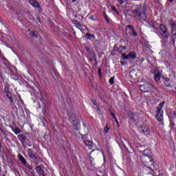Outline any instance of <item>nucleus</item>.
<instances>
[{
    "label": "nucleus",
    "mask_w": 176,
    "mask_h": 176,
    "mask_svg": "<svg viewBox=\"0 0 176 176\" xmlns=\"http://www.w3.org/2000/svg\"><path fill=\"white\" fill-rule=\"evenodd\" d=\"M175 39H176V36H173V38H172V42L173 43H175Z\"/></svg>",
    "instance_id": "obj_44"
},
{
    "label": "nucleus",
    "mask_w": 176,
    "mask_h": 176,
    "mask_svg": "<svg viewBox=\"0 0 176 176\" xmlns=\"http://www.w3.org/2000/svg\"><path fill=\"white\" fill-rule=\"evenodd\" d=\"M113 50V52H119V48L117 47V45H114Z\"/></svg>",
    "instance_id": "obj_35"
},
{
    "label": "nucleus",
    "mask_w": 176,
    "mask_h": 176,
    "mask_svg": "<svg viewBox=\"0 0 176 176\" xmlns=\"http://www.w3.org/2000/svg\"><path fill=\"white\" fill-rule=\"evenodd\" d=\"M157 35L160 39L164 41V42H167V41H168V38H170V32H168L167 27L164 25H160V29H157Z\"/></svg>",
    "instance_id": "obj_3"
},
{
    "label": "nucleus",
    "mask_w": 176,
    "mask_h": 176,
    "mask_svg": "<svg viewBox=\"0 0 176 176\" xmlns=\"http://www.w3.org/2000/svg\"><path fill=\"white\" fill-rule=\"evenodd\" d=\"M85 49H86L87 52H88V53H91V49H90L89 47H86Z\"/></svg>",
    "instance_id": "obj_39"
},
{
    "label": "nucleus",
    "mask_w": 176,
    "mask_h": 176,
    "mask_svg": "<svg viewBox=\"0 0 176 176\" xmlns=\"http://www.w3.org/2000/svg\"><path fill=\"white\" fill-rule=\"evenodd\" d=\"M123 60H129V54L126 55L125 53L122 54Z\"/></svg>",
    "instance_id": "obj_29"
},
{
    "label": "nucleus",
    "mask_w": 176,
    "mask_h": 176,
    "mask_svg": "<svg viewBox=\"0 0 176 176\" xmlns=\"http://www.w3.org/2000/svg\"><path fill=\"white\" fill-rule=\"evenodd\" d=\"M109 85H113L115 83V76L111 77L109 80Z\"/></svg>",
    "instance_id": "obj_24"
},
{
    "label": "nucleus",
    "mask_w": 176,
    "mask_h": 176,
    "mask_svg": "<svg viewBox=\"0 0 176 176\" xmlns=\"http://www.w3.org/2000/svg\"><path fill=\"white\" fill-rule=\"evenodd\" d=\"M121 65H126V62L120 61Z\"/></svg>",
    "instance_id": "obj_47"
},
{
    "label": "nucleus",
    "mask_w": 176,
    "mask_h": 176,
    "mask_svg": "<svg viewBox=\"0 0 176 176\" xmlns=\"http://www.w3.org/2000/svg\"><path fill=\"white\" fill-rule=\"evenodd\" d=\"M100 153V150H92L89 154V160L91 163L93 162L94 157H97Z\"/></svg>",
    "instance_id": "obj_9"
},
{
    "label": "nucleus",
    "mask_w": 176,
    "mask_h": 176,
    "mask_svg": "<svg viewBox=\"0 0 176 176\" xmlns=\"http://www.w3.org/2000/svg\"><path fill=\"white\" fill-rule=\"evenodd\" d=\"M28 153L30 159H32L33 160H34L36 164H38V162H42V159L38 158V157L34 154V150H32V148H29Z\"/></svg>",
    "instance_id": "obj_8"
},
{
    "label": "nucleus",
    "mask_w": 176,
    "mask_h": 176,
    "mask_svg": "<svg viewBox=\"0 0 176 176\" xmlns=\"http://www.w3.org/2000/svg\"><path fill=\"white\" fill-rule=\"evenodd\" d=\"M4 93H6V96H8V94H10V91H9V87L6 86L4 88Z\"/></svg>",
    "instance_id": "obj_23"
},
{
    "label": "nucleus",
    "mask_w": 176,
    "mask_h": 176,
    "mask_svg": "<svg viewBox=\"0 0 176 176\" xmlns=\"http://www.w3.org/2000/svg\"><path fill=\"white\" fill-rule=\"evenodd\" d=\"M104 134H108L109 133V126H108V124H106V126L104 129Z\"/></svg>",
    "instance_id": "obj_22"
},
{
    "label": "nucleus",
    "mask_w": 176,
    "mask_h": 176,
    "mask_svg": "<svg viewBox=\"0 0 176 176\" xmlns=\"http://www.w3.org/2000/svg\"><path fill=\"white\" fill-rule=\"evenodd\" d=\"M77 0H72V2L75 3Z\"/></svg>",
    "instance_id": "obj_52"
},
{
    "label": "nucleus",
    "mask_w": 176,
    "mask_h": 176,
    "mask_svg": "<svg viewBox=\"0 0 176 176\" xmlns=\"http://www.w3.org/2000/svg\"><path fill=\"white\" fill-rule=\"evenodd\" d=\"M153 155V154H152V152L151 151L145 149L144 150L143 153L140 157V160L144 166H145V167H147L148 170H151V171H155V170H156V168L155 167V161L152 157Z\"/></svg>",
    "instance_id": "obj_1"
},
{
    "label": "nucleus",
    "mask_w": 176,
    "mask_h": 176,
    "mask_svg": "<svg viewBox=\"0 0 176 176\" xmlns=\"http://www.w3.org/2000/svg\"><path fill=\"white\" fill-rule=\"evenodd\" d=\"M38 174H39L40 175H42V176H45V170L43 169H41V170H38Z\"/></svg>",
    "instance_id": "obj_30"
},
{
    "label": "nucleus",
    "mask_w": 176,
    "mask_h": 176,
    "mask_svg": "<svg viewBox=\"0 0 176 176\" xmlns=\"http://www.w3.org/2000/svg\"><path fill=\"white\" fill-rule=\"evenodd\" d=\"M1 133L6 140H8V133H6V131L3 130V129L0 128Z\"/></svg>",
    "instance_id": "obj_18"
},
{
    "label": "nucleus",
    "mask_w": 176,
    "mask_h": 176,
    "mask_svg": "<svg viewBox=\"0 0 176 176\" xmlns=\"http://www.w3.org/2000/svg\"><path fill=\"white\" fill-rule=\"evenodd\" d=\"M30 36H32L33 38H38V36L35 34V32H30Z\"/></svg>",
    "instance_id": "obj_31"
},
{
    "label": "nucleus",
    "mask_w": 176,
    "mask_h": 176,
    "mask_svg": "<svg viewBox=\"0 0 176 176\" xmlns=\"http://www.w3.org/2000/svg\"><path fill=\"white\" fill-rule=\"evenodd\" d=\"M134 17H136L140 21H145L146 20V6H138L132 10Z\"/></svg>",
    "instance_id": "obj_2"
},
{
    "label": "nucleus",
    "mask_w": 176,
    "mask_h": 176,
    "mask_svg": "<svg viewBox=\"0 0 176 176\" xmlns=\"http://www.w3.org/2000/svg\"><path fill=\"white\" fill-rule=\"evenodd\" d=\"M94 105H97V102L96 100H92Z\"/></svg>",
    "instance_id": "obj_48"
},
{
    "label": "nucleus",
    "mask_w": 176,
    "mask_h": 176,
    "mask_svg": "<svg viewBox=\"0 0 176 176\" xmlns=\"http://www.w3.org/2000/svg\"><path fill=\"white\" fill-rule=\"evenodd\" d=\"M43 113H44V115L46 113V109H43Z\"/></svg>",
    "instance_id": "obj_49"
},
{
    "label": "nucleus",
    "mask_w": 176,
    "mask_h": 176,
    "mask_svg": "<svg viewBox=\"0 0 176 176\" xmlns=\"http://www.w3.org/2000/svg\"><path fill=\"white\" fill-rule=\"evenodd\" d=\"M140 133H142V134H144V135H150L151 131L148 128H144L141 130Z\"/></svg>",
    "instance_id": "obj_17"
},
{
    "label": "nucleus",
    "mask_w": 176,
    "mask_h": 176,
    "mask_svg": "<svg viewBox=\"0 0 176 176\" xmlns=\"http://www.w3.org/2000/svg\"><path fill=\"white\" fill-rule=\"evenodd\" d=\"M171 35H172V36L175 37L176 36V32H171Z\"/></svg>",
    "instance_id": "obj_41"
},
{
    "label": "nucleus",
    "mask_w": 176,
    "mask_h": 176,
    "mask_svg": "<svg viewBox=\"0 0 176 176\" xmlns=\"http://www.w3.org/2000/svg\"><path fill=\"white\" fill-rule=\"evenodd\" d=\"M129 58L131 60H135L137 58V54L134 52H131L129 54H128Z\"/></svg>",
    "instance_id": "obj_15"
},
{
    "label": "nucleus",
    "mask_w": 176,
    "mask_h": 176,
    "mask_svg": "<svg viewBox=\"0 0 176 176\" xmlns=\"http://www.w3.org/2000/svg\"><path fill=\"white\" fill-rule=\"evenodd\" d=\"M104 19H105L107 23H109V19H108V16L107 15L104 16Z\"/></svg>",
    "instance_id": "obj_40"
},
{
    "label": "nucleus",
    "mask_w": 176,
    "mask_h": 176,
    "mask_svg": "<svg viewBox=\"0 0 176 176\" xmlns=\"http://www.w3.org/2000/svg\"><path fill=\"white\" fill-rule=\"evenodd\" d=\"M118 2H119L121 5H122V3H124V1H123V0H118Z\"/></svg>",
    "instance_id": "obj_46"
},
{
    "label": "nucleus",
    "mask_w": 176,
    "mask_h": 176,
    "mask_svg": "<svg viewBox=\"0 0 176 176\" xmlns=\"http://www.w3.org/2000/svg\"><path fill=\"white\" fill-rule=\"evenodd\" d=\"M98 74L100 78H101L102 76V73L101 69H98Z\"/></svg>",
    "instance_id": "obj_32"
},
{
    "label": "nucleus",
    "mask_w": 176,
    "mask_h": 176,
    "mask_svg": "<svg viewBox=\"0 0 176 176\" xmlns=\"http://www.w3.org/2000/svg\"><path fill=\"white\" fill-rule=\"evenodd\" d=\"M18 139L21 142L23 146L25 148L28 145V146H31V145L28 144V142H30V140H28V138L24 135V134H20L18 135Z\"/></svg>",
    "instance_id": "obj_7"
},
{
    "label": "nucleus",
    "mask_w": 176,
    "mask_h": 176,
    "mask_svg": "<svg viewBox=\"0 0 176 176\" xmlns=\"http://www.w3.org/2000/svg\"><path fill=\"white\" fill-rule=\"evenodd\" d=\"M85 37L89 41H94V39H96V36L94 34H90L89 33H87Z\"/></svg>",
    "instance_id": "obj_16"
},
{
    "label": "nucleus",
    "mask_w": 176,
    "mask_h": 176,
    "mask_svg": "<svg viewBox=\"0 0 176 176\" xmlns=\"http://www.w3.org/2000/svg\"><path fill=\"white\" fill-rule=\"evenodd\" d=\"M92 57L95 61H97V58H96V54H93Z\"/></svg>",
    "instance_id": "obj_45"
},
{
    "label": "nucleus",
    "mask_w": 176,
    "mask_h": 176,
    "mask_svg": "<svg viewBox=\"0 0 176 176\" xmlns=\"http://www.w3.org/2000/svg\"><path fill=\"white\" fill-rule=\"evenodd\" d=\"M151 27H152V28H153V30H156L157 32V30H160V28H157L156 26H155V25H152Z\"/></svg>",
    "instance_id": "obj_38"
},
{
    "label": "nucleus",
    "mask_w": 176,
    "mask_h": 176,
    "mask_svg": "<svg viewBox=\"0 0 176 176\" xmlns=\"http://www.w3.org/2000/svg\"><path fill=\"white\" fill-rule=\"evenodd\" d=\"M171 27H172L171 32H176V25H175V23H172Z\"/></svg>",
    "instance_id": "obj_28"
},
{
    "label": "nucleus",
    "mask_w": 176,
    "mask_h": 176,
    "mask_svg": "<svg viewBox=\"0 0 176 176\" xmlns=\"http://www.w3.org/2000/svg\"><path fill=\"white\" fill-rule=\"evenodd\" d=\"M29 2L34 8H41V5H39V3L36 0H29Z\"/></svg>",
    "instance_id": "obj_11"
},
{
    "label": "nucleus",
    "mask_w": 176,
    "mask_h": 176,
    "mask_svg": "<svg viewBox=\"0 0 176 176\" xmlns=\"http://www.w3.org/2000/svg\"><path fill=\"white\" fill-rule=\"evenodd\" d=\"M169 2L173 3L174 1V0H168Z\"/></svg>",
    "instance_id": "obj_51"
},
{
    "label": "nucleus",
    "mask_w": 176,
    "mask_h": 176,
    "mask_svg": "<svg viewBox=\"0 0 176 176\" xmlns=\"http://www.w3.org/2000/svg\"><path fill=\"white\" fill-rule=\"evenodd\" d=\"M76 25H78V27H80V23H79V22L76 21Z\"/></svg>",
    "instance_id": "obj_50"
},
{
    "label": "nucleus",
    "mask_w": 176,
    "mask_h": 176,
    "mask_svg": "<svg viewBox=\"0 0 176 176\" xmlns=\"http://www.w3.org/2000/svg\"><path fill=\"white\" fill-rule=\"evenodd\" d=\"M45 166H43V164H41L40 166H37L36 167V171L38 172L41 170H43V168H44Z\"/></svg>",
    "instance_id": "obj_26"
},
{
    "label": "nucleus",
    "mask_w": 176,
    "mask_h": 176,
    "mask_svg": "<svg viewBox=\"0 0 176 176\" xmlns=\"http://www.w3.org/2000/svg\"><path fill=\"white\" fill-rule=\"evenodd\" d=\"M131 32H133L132 30H131L130 29H129L127 28V29L126 30V32H125L126 36H131V35H132Z\"/></svg>",
    "instance_id": "obj_20"
},
{
    "label": "nucleus",
    "mask_w": 176,
    "mask_h": 176,
    "mask_svg": "<svg viewBox=\"0 0 176 176\" xmlns=\"http://www.w3.org/2000/svg\"><path fill=\"white\" fill-rule=\"evenodd\" d=\"M79 124H80V122H77V125H76L74 126L75 130H78V126H79Z\"/></svg>",
    "instance_id": "obj_42"
},
{
    "label": "nucleus",
    "mask_w": 176,
    "mask_h": 176,
    "mask_svg": "<svg viewBox=\"0 0 176 176\" xmlns=\"http://www.w3.org/2000/svg\"><path fill=\"white\" fill-rule=\"evenodd\" d=\"M164 104H166V102L163 101L160 103L157 107L156 119L158 122L163 120V107H164Z\"/></svg>",
    "instance_id": "obj_5"
},
{
    "label": "nucleus",
    "mask_w": 176,
    "mask_h": 176,
    "mask_svg": "<svg viewBox=\"0 0 176 176\" xmlns=\"http://www.w3.org/2000/svg\"><path fill=\"white\" fill-rule=\"evenodd\" d=\"M89 61H93V59H90Z\"/></svg>",
    "instance_id": "obj_54"
},
{
    "label": "nucleus",
    "mask_w": 176,
    "mask_h": 176,
    "mask_svg": "<svg viewBox=\"0 0 176 176\" xmlns=\"http://www.w3.org/2000/svg\"><path fill=\"white\" fill-rule=\"evenodd\" d=\"M84 143L87 146H93V142L90 140H84Z\"/></svg>",
    "instance_id": "obj_19"
},
{
    "label": "nucleus",
    "mask_w": 176,
    "mask_h": 176,
    "mask_svg": "<svg viewBox=\"0 0 176 176\" xmlns=\"http://www.w3.org/2000/svg\"><path fill=\"white\" fill-rule=\"evenodd\" d=\"M153 74H154V75H155L154 80H155V82H159L160 80V78H162V79H164V83L167 86V87H170V86H171V85L170 84V78L163 76L159 69H155L153 70Z\"/></svg>",
    "instance_id": "obj_4"
},
{
    "label": "nucleus",
    "mask_w": 176,
    "mask_h": 176,
    "mask_svg": "<svg viewBox=\"0 0 176 176\" xmlns=\"http://www.w3.org/2000/svg\"><path fill=\"white\" fill-rule=\"evenodd\" d=\"M18 158L20 162H21L22 164H23V166H27V160H25V158H24V157L21 155V154L18 155Z\"/></svg>",
    "instance_id": "obj_13"
},
{
    "label": "nucleus",
    "mask_w": 176,
    "mask_h": 176,
    "mask_svg": "<svg viewBox=\"0 0 176 176\" xmlns=\"http://www.w3.org/2000/svg\"><path fill=\"white\" fill-rule=\"evenodd\" d=\"M25 167H27V168H28V170H30V171H32V173H34V169L32 168V166L28 164H26V165H25Z\"/></svg>",
    "instance_id": "obj_27"
},
{
    "label": "nucleus",
    "mask_w": 176,
    "mask_h": 176,
    "mask_svg": "<svg viewBox=\"0 0 176 176\" xmlns=\"http://www.w3.org/2000/svg\"><path fill=\"white\" fill-rule=\"evenodd\" d=\"M146 128L144 125H141L140 126H139V131L141 133L142 130H144V129Z\"/></svg>",
    "instance_id": "obj_34"
},
{
    "label": "nucleus",
    "mask_w": 176,
    "mask_h": 176,
    "mask_svg": "<svg viewBox=\"0 0 176 176\" xmlns=\"http://www.w3.org/2000/svg\"><path fill=\"white\" fill-rule=\"evenodd\" d=\"M1 148H2V144H0V149H1Z\"/></svg>",
    "instance_id": "obj_53"
},
{
    "label": "nucleus",
    "mask_w": 176,
    "mask_h": 176,
    "mask_svg": "<svg viewBox=\"0 0 176 176\" xmlns=\"http://www.w3.org/2000/svg\"><path fill=\"white\" fill-rule=\"evenodd\" d=\"M13 131L16 135L20 134V133H21V130L19 129V127H16L15 129H13Z\"/></svg>",
    "instance_id": "obj_21"
},
{
    "label": "nucleus",
    "mask_w": 176,
    "mask_h": 176,
    "mask_svg": "<svg viewBox=\"0 0 176 176\" xmlns=\"http://www.w3.org/2000/svg\"><path fill=\"white\" fill-rule=\"evenodd\" d=\"M142 61H144V59H142Z\"/></svg>",
    "instance_id": "obj_55"
},
{
    "label": "nucleus",
    "mask_w": 176,
    "mask_h": 176,
    "mask_svg": "<svg viewBox=\"0 0 176 176\" xmlns=\"http://www.w3.org/2000/svg\"><path fill=\"white\" fill-rule=\"evenodd\" d=\"M127 28H129V30H131V31H132V35L133 36H138V34H137V32L135 31V30L134 29V27L133 25H128Z\"/></svg>",
    "instance_id": "obj_12"
},
{
    "label": "nucleus",
    "mask_w": 176,
    "mask_h": 176,
    "mask_svg": "<svg viewBox=\"0 0 176 176\" xmlns=\"http://www.w3.org/2000/svg\"><path fill=\"white\" fill-rule=\"evenodd\" d=\"M117 141H121V138H120V135H118V136H117Z\"/></svg>",
    "instance_id": "obj_43"
},
{
    "label": "nucleus",
    "mask_w": 176,
    "mask_h": 176,
    "mask_svg": "<svg viewBox=\"0 0 176 176\" xmlns=\"http://www.w3.org/2000/svg\"><path fill=\"white\" fill-rule=\"evenodd\" d=\"M98 111H100V108H98Z\"/></svg>",
    "instance_id": "obj_56"
},
{
    "label": "nucleus",
    "mask_w": 176,
    "mask_h": 176,
    "mask_svg": "<svg viewBox=\"0 0 176 176\" xmlns=\"http://www.w3.org/2000/svg\"><path fill=\"white\" fill-rule=\"evenodd\" d=\"M8 98L9 99V102H13V98L12 97V94H8V95H6Z\"/></svg>",
    "instance_id": "obj_25"
},
{
    "label": "nucleus",
    "mask_w": 176,
    "mask_h": 176,
    "mask_svg": "<svg viewBox=\"0 0 176 176\" xmlns=\"http://www.w3.org/2000/svg\"><path fill=\"white\" fill-rule=\"evenodd\" d=\"M129 116L131 118V122H132V123H134L138 120V116H137V114H135V113L130 112Z\"/></svg>",
    "instance_id": "obj_10"
},
{
    "label": "nucleus",
    "mask_w": 176,
    "mask_h": 176,
    "mask_svg": "<svg viewBox=\"0 0 176 176\" xmlns=\"http://www.w3.org/2000/svg\"><path fill=\"white\" fill-rule=\"evenodd\" d=\"M124 50H126V46H121V50H120V52L123 53V52H124Z\"/></svg>",
    "instance_id": "obj_37"
},
{
    "label": "nucleus",
    "mask_w": 176,
    "mask_h": 176,
    "mask_svg": "<svg viewBox=\"0 0 176 176\" xmlns=\"http://www.w3.org/2000/svg\"><path fill=\"white\" fill-rule=\"evenodd\" d=\"M69 120L72 123H74V122L76 121V116H75V114H74L72 113H69Z\"/></svg>",
    "instance_id": "obj_14"
},
{
    "label": "nucleus",
    "mask_w": 176,
    "mask_h": 176,
    "mask_svg": "<svg viewBox=\"0 0 176 176\" xmlns=\"http://www.w3.org/2000/svg\"><path fill=\"white\" fill-rule=\"evenodd\" d=\"M111 8H112V10H113V12H116V13H117V14H119V12L116 8V7H111Z\"/></svg>",
    "instance_id": "obj_36"
},
{
    "label": "nucleus",
    "mask_w": 176,
    "mask_h": 176,
    "mask_svg": "<svg viewBox=\"0 0 176 176\" xmlns=\"http://www.w3.org/2000/svg\"><path fill=\"white\" fill-rule=\"evenodd\" d=\"M111 115L112 118H114V120H116V122H118V118H116V116H115V113L111 112Z\"/></svg>",
    "instance_id": "obj_33"
},
{
    "label": "nucleus",
    "mask_w": 176,
    "mask_h": 176,
    "mask_svg": "<svg viewBox=\"0 0 176 176\" xmlns=\"http://www.w3.org/2000/svg\"><path fill=\"white\" fill-rule=\"evenodd\" d=\"M155 85L151 83H146L142 85L139 87V89L142 93H149L152 89H155Z\"/></svg>",
    "instance_id": "obj_6"
}]
</instances>
